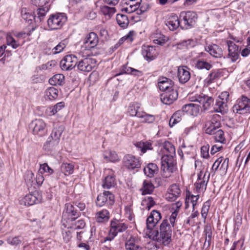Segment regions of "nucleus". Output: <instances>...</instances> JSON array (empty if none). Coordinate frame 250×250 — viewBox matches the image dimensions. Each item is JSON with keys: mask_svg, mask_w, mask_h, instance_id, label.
Instances as JSON below:
<instances>
[{"mask_svg": "<svg viewBox=\"0 0 250 250\" xmlns=\"http://www.w3.org/2000/svg\"><path fill=\"white\" fill-rule=\"evenodd\" d=\"M66 21L67 17L64 13H58L51 15L47 23L51 30H56L61 28Z\"/></svg>", "mask_w": 250, "mask_h": 250, "instance_id": "7", "label": "nucleus"}, {"mask_svg": "<svg viewBox=\"0 0 250 250\" xmlns=\"http://www.w3.org/2000/svg\"><path fill=\"white\" fill-rule=\"evenodd\" d=\"M127 228V225L120 220L114 219L110 222V229L107 236L104 238V242L111 241L114 239L119 232L125 231Z\"/></svg>", "mask_w": 250, "mask_h": 250, "instance_id": "6", "label": "nucleus"}, {"mask_svg": "<svg viewBox=\"0 0 250 250\" xmlns=\"http://www.w3.org/2000/svg\"><path fill=\"white\" fill-rule=\"evenodd\" d=\"M58 96V90L54 87H50L46 89L44 93V98L46 100H54Z\"/></svg>", "mask_w": 250, "mask_h": 250, "instance_id": "33", "label": "nucleus"}, {"mask_svg": "<svg viewBox=\"0 0 250 250\" xmlns=\"http://www.w3.org/2000/svg\"><path fill=\"white\" fill-rule=\"evenodd\" d=\"M161 213L156 210H153L146 220V226L148 229H151L161 220Z\"/></svg>", "mask_w": 250, "mask_h": 250, "instance_id": "20", "label": "nucleus"}, {"mask_svg": "<svg viewBox=\"0 0 250 250\" xmlns=\"http://www.w3.org/2000/svg\"><path fill=\"white\" fill-rule=\"evenodd\" d=\"M116 184V183L114 176L112 174H110L106 176L103 180L102 187L104 188L109 189L114 187Z\"/></svg>", "mask_w": 250, "mask_h": 250, "instance_id": "32", "label": "nucleus"}, {"mask_svg": "<svg viewBox=\"0 0 250 250\" xmlns=\"http://www.w3.org/2000/svg\"><path fill=\"white\" fill-rule=\"evenodd\" d=\"M29 126L32 130L33 134L39 137L43 136L47 133L46 123L42 119H36L33 121Z\"/></svg>", "mask_w": 250, "mask_h": 250, "instance_id": "10", "label": "nucleus"}, {"mask_svg": "<svg viewBox=\"0 0 250 250\" xmlns=\"http://www.w3.org/2000/svg\"><path fill=\"white\" fill-rule=\"evenodd\" d=\"M64 81V76L61 74L55 75L49 80V83L51 85H62Z\"/></svg>", "mask_w": 250, "mask_h": 250, "instance_id": "40", "label": "nucleus"}, {"mask_svg": "<svg viewBox=\"0 0 250 250\" xmlns=\"http://www.w3.org/2000/svg\"><path fill=\"white\" fill-rule=\"evenodd\" d=\"M171 227L167 219H164L160 226L159 231H154L151 235L152 239L167 246L171 241Z\"/></svg>", "mask_w": 250, "mask_h": 250, "instance_id": "2", "label": "nucleus"}, {"mask_svg": "<svg viewBox=\"0 0 250 250\" xmlns=\"http://www.w3.org/2000/svg\"><path fill=\"white\" fill-rule=\"evenodd\" d=\"M128 113L132 117H137L143 119L142 123L152 124L156 120V116L154 115L146 113L141 110L140 104L138 103L130 104L128 108Z\"/></svg>", "mask_w": 250, "mask_h": 250, "instance_id": "3", "label": "nucleus"}, {"mask_svg": "<svg viewBox=\"0 0 250 250\" xmlns=\"http://www.w3.org/2000/svg\"><path fill=\"white\" fill-rule=\"evenodd\" d=\"M64 129V126L62 125H57L54 126L50 137L43 146L45 150H51L58 145Z\"/></svg>", "mask_w": 250, "mask_h": 250, "instance_id": "5", "label": "nucleus"}, {"mask_svg": "<svg viewBox=\"0 0 250 250\" xmlns=\"http://www.w3.org/2000/svg\"><path fill=\"white\" fill-rule=\"evenodd\" d=\"M210 206L209 200L206 201L203 205L201 209V215L203 218L205 220L207 218L208 213Z\"/></svg>", "mask_w": 250, "mask_h": 250, "instance_id": "53", "label": "nucleus"}, {"mask_svg": "<svg viewBox=\"0 0 250 250\" xmlns=\"http://www.w3.org/2000/svg\"><path fill=\"white\" fill-rule=\"evenodd\" d=\"M104 158L107 162H115L119 160V157L117 153L110 150H106L104 152Z\"/></svg>", "mask_w": 250, "mask_h": 250, "instance_id": "37", "label": "nucleus"}, {"mask_svg": "<svg viewBox=\"0 0 250 250\" xmlns=\"http://www.w3.org/2000/svg\"><path fill=\"white\" fill-rule=\"evenodd\" d=\"M85 58L77 64L78 69L82 71L90 72L95 67L96 61L91 58L84 57Z\"/></svg>", "mask_w": 250, "mask_h": 250, "instance_id": "17", "label": "nucleus"}, {"mask_svg": "<svg viewBox=\"0 0 250 250\" xmlns=\"http://www.w3.org/2000/svg\"><path fill=\"white\" fill-rule=\"evenodd\" d=\"M188 98L191 102H197L202 105L204 110L208 109L213 104L214 101L211 97L203 94H191L189 96Z\"/></svg>", "mask_w": 250, "mask_h": 250, "instance_id": "8", "label": "nucleus"}, {"mask_svg": "<svg viewBox=\"0 0 250 250\" xmlns=\"http://www.w3.org/2000/svg\"><path fill=\"white\" fill-rule=\"evenodd\" d=\"M136 146L137 148L140 149L141 151L144 153L147 150H150L152 149V145L148 142H139L136 143Z\"/></svg>", "mask_w": 250, "mask_h": 250, "instance_id": "45", "label": "nucleus"}, {"mask_svg": "<svg viewBox=\"0 0 250 250\" xmlns=\"http://www.w3.org/2000/svg\"><path fill=\"white\" fill-rule=\"evenodd\" d=\"M166 25L171 31L177 29L180 25L178 17L175 14L171 15L166 21Z\"/></svg>", "mask_w": 250, "mask_h": 250, "instance_id": "27", "label": "nucleus"}, {"mask_svg": "<svg viewBox=\"0 0 250 250\" xmlns=\"http://www.w3.org/2000/svg\"><path fill=\"white\" fill-rule=\"evenodd\" d=\"M233 111L240 114H245L250 111V99L242 96L237 100V104L233 107Z\"/></svg>", "mask_w": 250, "mask_h": 250, "instance_id": "11", "label": "nucleus"}, {"mask_svg": "<svg viewBox=\"0 0 250 250\" xmlns=\"http://www.w3.org/2000/svg\"><path fill=\"white\" fill-rule=\"evenodd\" d=\"M158 86L161 90L165 92L174 88L173 82L166 77H161L159 79Z\"/></svg>", "mask_w": 250, "mask_h": 250, "instance_id": "25", "label": "nucleus"}, {"mask_svg": "<svg viewBox=\"0 0 250 250\" xmlns=\"http://www.w3.org/2000/svg\"><path fill=\"white\" fill-rule=\"evenodd\" d=\"M80 215V212L75 208L73 204L67 203L65 204V210L62 214L63 218L64 219L66 216L69 221H73L78 218Z\"/></svg>", "mask_w": 250, "mask_h": 250, "instance_id": "16", "label": "nucleus"}, {"mask_svg": "<svg viewBox=\"0 0 250 250\" xmlns=\"http://www.w3.org/2000/svg\"><path fill=\"white\" fill-rule=\"evenodd\" d=\"M177 76L179 81L181 83H185L188 81L190 78L189 69L186 66H179L178 68Z\"/></svg>", "mask_w": 250, "mask_h": 250, "instance_id": "24", "label": "nucleus"}, {"mask_svg": "<svg viewBox=\"0 0 250 250\" xmlns=\"http://www.w3.org/2000/svg\"><path fill=\"white\" fill-rule=\"evenodd\" d=\"M180 194L181 190L179 186L173 184L169 187L167 193L166 194V198L169 201H173L175 200Z\"/></svg>", "mask_w": 250, "mask_h": 250, "instance_id": "23", "label": "nucleus"}, {"mask_svg": "<svg viewBox=\"0 0 250 250\" xmlns=\"http://www.w3.org/2000/svg\"><path fill=\"white\" fill-rule=\"evenodd\" d=\"M206 50L215 58H221L223 55L222 48L216 44L209 45L206 48Z\"/></svg>", "mask_w": 250, "mask_h": 250, "instance_id": "28", "label": "nucleus"}, {"mask_svg": "<svg viewBox=\"0 0 250 250\" xmlns=\"http://www.w3.org/2000/svg\"><path fill=\"white\" fill-rule=\"evenodd\" d=\"M143 203H146V208L148 210H150V209L156 204L153 198L150 196L146 198L145 200H143Z\"/></svg>", "mask_w": 250, "mask_h": 250, "instance_id": "58", "label": "nucleus"}, {"mask_svg": "<svg viewBox=\"0 0 250 250\" xmlns=\"http://www.w3.org/2000/svg\"><path fill=\"white\" fill-rule=\"evenodd\" d=\"M220 116L218 115H214L211 120L208 121L205 124V131L206 133L213 134L221 126L220 122Z\"/></svg>", "mask_w": 250, "mask_h": 250, "instance_id": "13", "label": "nucleus"}, {"mask_svg": "<svg viewBox=\"0 0 250 250\" xmlns=\"http://www.w3.org/2000/svg\"><path fill=\"white\" fill-rule=\"evenodd\" d=\"M204 232L205 234L206 238L205 241L203 245V249L208 250L210 246L212 235L211 227L208 225L206 226L205 227Z\"/></svg>", "mask_w": 250, "mask_h": 250, "instance_id": "30", "label": "nucleus"}, {"mask_svg": "<svg viewBox=\"0 0 250 250\" xmlns=\"http://www.w3.org/2000/svg\"><path fill=\"white\" fill-rule=\"evenodd\" d=\"M201 176V174L198 175V181L195 184L197 191L198 192L204 191L206 190L209 176L208 175L207 178H206L205 174H204L203 179L202 180Z\"/></svg>", "mask_w": 250, "mask_h": 250, "instance_id": "29", "label": "nucleus"}, {"mask_svg": "<svg viewBox=\"0 0 250 250\" xmlns=\"http://www.w3.org/2000/svg\"><path fill=\"white\" fill-rule=\"evenodd\" d=\"M181 17H182L184 26L181 25L182 28L188 29L193 27L196 21L197 16L196 13L192 11L182 12L181 14Z\"/></svg>", "mask_w": 250, "mask_h": 250, "instance_id": "12", "label": "nucleus"}, {"mask_svg": "<svg viewBox=\"0 0 250 250\" xmlns=\"http://www.w3.org/2000/svg\"><path fill=\"white\" fill-rule=\"evenodd\" d=\"M101 12L104 15L111 17L115 12V9L113 7H109L107 6L101 7Z\"/></svg>", "mask_w": 250, "mask_h": 250, "instance_id": "51", "label": "nucleus"}, {"mask_svg": "<svg viewBox=\"0 0 250 250\" xmlns=\"http://www.w3.org/2000/svg\"><path fill=\"white\" fill-rule=\"evenodd\" d=\"M184 115L183 111L181 110H178L176 111L171 117L169 122V125L170 127L173 126L175 124L179 123L181 120L182 116Z\"/></svg>", "mask_w": 250, "mask_h": 250, "instance_id": "35", "label": "nucleus"}, {"mask_svg": "<svg viewBox=\"0 0 250 250\" xmlns=\"http://www.w3.org/2000/svg\"><path fill=\"white\" fill-rule=\"evenodd\" d=\"M229 162L228 158L225 159L223 158V160L220 164L221 166L219 168V170L222 173L225 174L227 173L229 167Z\"/></svg>", "mask_w": 250, "mask_h": 250, "instance_id": "57", "label": "nucleus"}, {"mask_svg": "<svg viewBox=\"0 0 250 250\" xmlns=\"http://www.w3.org/2000/svg\"><path fill=\"white\" fill-rule=\"evenodd\" d=\"M196 67L198 69H206L208 70L212 67V65L205 61H198L196 63Z\"/></svg>", "mask_w": 250, "mask_h": 250, "instance_id": "52", "label": "nucleus"}, {"mask_svg": "<svg viewBox=\"0 0 250 250\" xmlns=\"http://www.w3.org/2000/svg\"><path fill=\"white\" fill-rule=\"evenodd\" d=\"M178 95L176 89L174 88L171 89V90L165 91L161 95V100L164 104H170L177 100Z\"/></svg>", "mask_w": 250, "mask_h": 250, "instance_id": "19", "label": "nucleus"}, {"mask_svg": "<svg viewBox=\"0 0 250 250\" xmlns=\"http://www.w3.org/2000/svg\"><path fill=\"white\" fill-rule=\"evenodd\" d=\"M141 1L142 0H125V4L126 6H124L122 10L126 13H132L136 9L137 6L140 5Z\"/></svg>", "mask_w": 250, "mask_h": 250, "instance_id": "26", "label": "nucleus"}, {"mask_svg": "<svg viewBox=\"0 0 250 250\" xmlns=\"http://www.w3.org/2000/svg\"><path fill=\"white\" fill-rule=\"evenodd\" d=\"M60 168L61 172L65 176L72 174L74 171V166L71 164L63 163Z\"/></svg>", "mask_w": 250, "mask_h": 250, "instance_id": "43", "label": "nucleus"}, {"mask_svg": "<svg viewBox=\"0 0 250 250\" xmlns=\"http://www.w3.org/2000/svg\"><path fill=\"white\" fill-rule=\"evenodd\" d=\"M6 42L8 45L11 46L14 49L17 48L20 45V42L16 41L10 34L6 35Z\"/></svg>", "mask_w": 250, "mask_h": 250, "instance_id": "48", "label": "nucleus"}, {"mask_svg": "<svg viewBox=\"0 0 250 250\" xmlns=\"http://www.w3.org/2000/svg\"><path fill=\"white\" fill-rule=\"evenodd\" d=\"M23 237L21 236H17L14 237H9L7 239V243L12 246H17L20 245L23 241Z\"/></svg>", "mask_w": 250, "mask_h": 250, "instance_id": "46", "label": "nucleus"}, {"mask_svg": "<svg viewBox=\"0 0 250 250\" xmlns=\"http://www.w3.org/2000/svg\"><path fill=\"white\" fill-rule=\"evenodd\" d=\"M67 45V42L63 40L60 42L56 46L52 49V53L56 54L63 51Z\"/></svg>", "mask_w": 250, "mask_h": 250, "instance_id": "50", "label": "nucleus"}, {"mask_svg": "<svg viewBox=\"0 0 250 250\" xmlns=\"http://www.w3.org/2000/svg\"><path fill=\"white\" fill-rule=\"evenodd\" d=\"M154 187L152 183L148 181L145 180L143 182V187L141 189L143 195L150 194L153 191Z\"/></svg>", "mask_w": 250, "mask_h": 250, "instance_id": "36", "label": "nucleus"}, {"mask_svg": "<svg viewBox=\"0 0 250 250\" xmlns=\"http://www.w3.org/2000/svg\"><path fill=\"white\" fill-rule=\"evenodd\" d=\"M49 1L50 0H31V2L33 4L40 7L46 5Z\"/></svg>", "mask_w": 250, "mask_h": 250, "instance_id": "64", "label": "nucleus"}, {"mask_svg": "<svg viewBox=\"0 0 250 250\" xmlns=\"http://www.w3.org/2000/svg\"><path fill=\"white\" fill-rule=\"evenodd\" d=\"M140 5L137 6L136 9L134 11L132 12L133 13V15H132L130 18L133 20L135 22L138 21H140V18L138 16L135 17V15L137 14L138 15L142 14L146 11V9H142V8H139Z\"/></svg>", "mask_w": 250, "mask_h": 250, "instance_id": "56", "label": "nucleus"}, {"mask_svg": "<svg viewBox=\"0 0 250 250\" xmlns=\"http://www.w3.org/2000/svg\"><path fill=\"white\" fill-rule=\"evenodd\" d=\"M125 247L127 250H137L139 248V246L135 244L134 239L131 238L125 243Z\"/></svg>", "mask_w": 250, "mask_h": 250, "instance_id": "55", "label": "nucleus"}, {"mask_svg": "<svg viewBox=\"0 0 250 250\" xmlns=\"http://www.w3.org/2000/svg\"><path fill=\"white\" fill-rule=\"evenodd\" d=\"M213 108L214 111L216 112L225 113L227 110V104L217 99Z\"/></svg>", "mask_w": 250, "mask_h": 250, "instance_id": "39", "label": "nucleus"}, {"mask_svg": "<svg viewBox=\"0 0 250 250\" xmlns=\"http://www.w3.org/2000/svg\"><path fill=\"white\" fill-rule=\"evenodd\" d=\"M64 106V103L63 102L58 103L55 105L48 107L47 109V112L50 116L55 115Z\"/></svg>", "mask_w": 250, "mask_h": 250, "instance_id": "44", "label": "nucleus"}, {"mask_svg": "<svg viewBox=\"0 0 250 250\" xmlns=\"http://www.w3.org/2000/svg\"><path fill=\"white\" fill-rule=\"evenodd\" d=\"M40 171L43 172L48 173L49 175L54 173V170L50 167L47 163H44L40 165Z\"/></svg>", "mask_w": 250, "mask_h": 250, "instance_id": "60", "label": "nucleus"}, {"mask_svg": "<svg viewBox=\"0 0 250 250\" xmlns=\"http://www.w3.org/2000/svg\"><path fill=\"white\" fill-rule=\"evenodd\" d=\"M116 21L120 26L123 28H125L129 24L128 17L122 14H118L116 15Z\"/></svg>", "mask_w": 250, "mask_h": 250, "instance_id": "38", "label": "nucleus"}, {"mask_svg": "<svg viewBox=\"0 0 250 250\" xmlns=\"http://www.w3.org/2000/svg\"><path fill=\"white\" fill-rule=\"evenodd\" d=\"M152 38H154L153 42L156 44L162 45L165 42V40L163 39V35L161 34L157 35V34H156Z\"/></svg>", "mask_w": 250, "mask_h": 250, "instance_id": "61", "label": "nucleus"}, {"mask_svg": "<svg viewBox=\"0 0 250 250\" xmlns=\"http://www.w3.org/2000/svg\"><path fill=\"white\" fill-rule=\"evenodd\" d=\"M209 146L207 144L201 147V154L203 158L208 159L209 157Z\"/></svg>", "mask_w": 250, "mask_h": 250, "instance_id": "59", "label": "nucleus"}, {"mask_svg": "<svg viewBox=\"0 0 250 250\" xmlns=\"http://www.w3.org/2000/svg\"><path fill=\"white\" fill-rule=\"evenodd\" d=\"M125 166L129 169H137L141 167L139 160L131 155H126L123 159Z\"/></svg>", "mask_w": 250, "mask_h": 250, "instance_id": "18", "label": "nucleus"}, {"mask_svg": "<svg viewBox=\"0 0 250 250\" xmlns=\"http://www.w3.org/2000/svg\"><path fill=\"white\" fill-rule=\"evenodd\" d=\"M145 174L149 177H152L155 173L158 172L157 166L154 163H149L146 167H144Z\"/></svg>", "mask_w": 250, "mask_h": 250, "instance_id": "31", "label": "nucleus"}, {"mask_svg": "<svg viewBox=\"0 0 250 250\" xmlns=\"http://www.w3.org/2000/svg\"><path fill=\"white\" fill-rule=\"evenodd\" d=\"M213 134H214V137L216 142L220 143H225V139L224 137V133L222 129H218L214 133H213Z\"/></svg>", "mask_w": 250, "mask_h": 250, "instance_id": "49", "label": "nucleus"}, {"mask_svg": "<svg viewBox=\"0 0 250 250\" xmlns=\"http://www.w3.org/2000/svg\"><path fill=\"white\" fill-rule=\"evenodd\" d=\"M78 59L74 55L65 56L60 62V67L63 70L68 71L77 66Z\"/></svg>", "mask_w": 250, "mask_h": 250, "instance_id": "14", "label": "nucleus"}, {"mask_svg": "<svg viewBox=\"0 0 250 250\" xmlns=\"http://www.w3.org/2000/svg\"><path fill=\"white\" fill-rule=\"evenodd\" d=\"M162 151L164 153L161 158L162 175L164 178H168L177 170L175 149L170 143L165 142Z\"/></svg>", "mask_w": 250, "mask_h": 250, "instance_id": "1", "label": "nucleus"}, {"mask_svg": "<svg viewBox=\"0 0 250 250\" xmlns=\"http://www.w3.org/2000/svg\"><path fill=\"white\" fill-rule=\"evenodd\" d=\"M227 44L229 51L228 57L234 62L238 59L239 56V47L231 41H228Z\"/></svg>", "mask_w": 250, "mask_h": 250, "instance_id": "21", "label": "nucleus"}, {"mask_svg": "<svg viewBox=\"0 0 250 250\" xmlns=\"http://www.w3.org/2000/svg\"><path fill=\"white\" fill-rule=\"evenodd\" d=\"M142 54L147 61H150L156 58L158 53L152 46H144L142 49Z\"/></svg>", "mask_w": 250, "mask_h": 250, "instance_id": "22", "label": "nucleus"}, {"mask_svg": "<svg viewBox=\"0 0 250 250\" xmlns=\"http://www.w3.org/2000/svg\"><path fill=\"white\" fill-rule=\"evenodd\" d=\"M25 181L28 186L35 188V177L34 173L31 171H27L24 175Z\"/></svg>", "mask_w": 250, "mask_h": 250, "instance_id": "42", "label": "nucleus"}, {"mask_svg": "<svg viewBox=\"0 0 250 250\" xmlns=\"http://www.w3.org/2000/svg\"><path fill=\"white\" fill-rule=\"evenodd\" d=\"M42 200V196L37 191L26 195L20 201V204L25 206H30L40 203Z\"/></svg>", "mask_w": 250, "mask_h": 250, "instance_id": "15", "label": "nucleus"}, {"mask_svg": "<svg viewBox=\"0 0 250 250\" xmlns=\"http://www.w3.org/2000/svg\"><path fill=\"white\" fill-rule=\"evenodd\" d=\"M199 111L200 105L195 104H192V108H191V109L189 111V114L192 115L193 116H196L199 113Z\"/></svg>", "mask_w": 250, "mask_h": 250, "instance_id": "63", "label": "nucleus"}, {"mask_svg": "<svg viewBox=\"0 0 250 250\" xmlns=\"http://www.w3.org/2000/svg\"><path fill=\"white\" fill-rule=\"evenodd\" d=\"M199 198V195H190V194L189 193V195L188 196V194H187L186 199V208H188V204L189 201H190V202L192 203V208L193 209V210H194V208L197 204V201H198Z\"/></svg>", "mask_w": 250, "mask_h": 250, "instance_id": "47", "label": "nucleus"}, {"mask_svg": "<svg viewBox=\"0 0 250 250\" xmlns=\"http://www.w3.org/2000/svg\"><path fill=\"white\" fill-rule=\"evenodd\" d=\"M109 212L106 209L102 210L96 213V221L99 223L107 222L109 219Z\"/></svg>", "mask_w": 250, "mask_h": 250, "instance_id": "41", "label": "nucleus"}, {"mask_svg": "<svg viewBox=\"0 0 250 250\" xmlns=\"http://www.w3.org/2000/svg\"><path fill=\"white\" fill-rule=\"evenodd\" d=\"M48 10L49 6L47 5L39 8L37 9L36 14L34 16V19L37 20V21L38 20L40 21H42L44 19V18Z\"/></svg>", "mask_w": 250, "mask_h": 250, "instance_id": "34", "label": "nucleus"}, {"mask_svg": "<svg viewBox=\"0 0 250 250\" xmlns=\"http://www.w3.org/2000/svg\"><path fill=\"white\" fill-rule=\"evenodd\" d=\"M115 202L114 194L109 191H104L98 195L97 197L96 205L99 207L104 206L110 207Z\"/></svg>", "mask_w": 250, "mask_h": 250, "instance_id": "9", "label": "nucleus"}, {"mask_svg": "<svg viewBox=\"0 0 250 250\" xmlns=\"http://www.w3.org/2000/svg\"><path fill=\"white\" fill-rule=\"evenodd\" d=\"M98 42L99 38L95 33L91 32L87 34L84 39L79 55L83 57L89 56L90 53L88 50L95 47Z\"/></svg>", "mask_w": 250, "mask_h": 250, "instance_id": "4", "label": "nucleus"}, {"mask_svg": "<svg viewBox=\"0 0 250 250\" xmlns=\"http://www.w3.org/2000/svg\"><path fill=\"white\" fill-rule=\"evenodd\" d=\"M21 14L22 18L26 21H31L34 19V16L28 12L26 8H23L21 9Z\"/></svg>", "mask_w": 250, "mask_h": 250, "instance_id": "54", "label": "nucleus"}, {"mask_svg": "<svg viewBox=\"0 0 250 250\" xmlns=\"http://www.w3.org/2000/svg\"><path fill=\"white\" fill-rule=\"evenodd\" d=\"M44 180V178L42 175V172L39 170L38 173L37 174L36 176L35 177V186H41Z\"/></svg>", "mask_w": 250, "mask_h": 250, "instance_id": "62", "label": "nucleus"}]
</instances>
